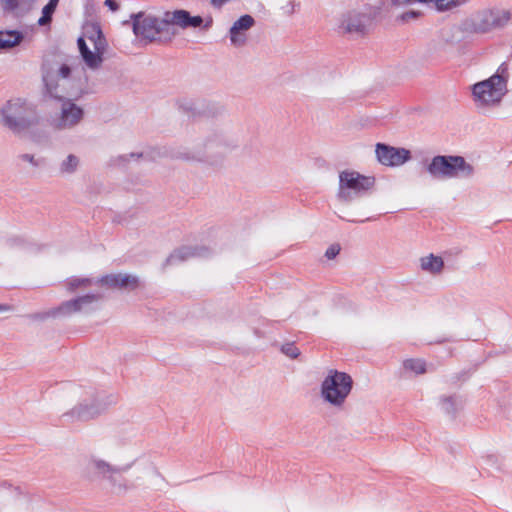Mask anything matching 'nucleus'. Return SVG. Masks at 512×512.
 Here are the masks:
<instances>
[{
  "label": "nucleus",
  "instance_id": "nucleus-1",
  "mask_svg": "<svg viewBox=\"0 0 512 512\" xmlns=\"http://www.w3.org/2000/svg\"><path fill=\"white\" fill-rule=\"evenodd\" d=\"M508 77V65L502 63L494 75L474 84L472 87V95L476 107L492 108L498 106L507 93Z\"/></svg>",
  "mask_w": 512,
  "mask_h": 512
},
{
  "label": "nucleus",
  "instance_id": "nucleus-2",
  "mask_svg": "<svg viewBox=\"0 0 512 512\" xmlns=\"http://www.w3.org/2000/svg\"><path fill=\"white\" fill-rule=\"evenodd\" d=\"M82 473L90 480L105 479L109 481L113 490L117 493L127 492L135 488V484L119 477L126 468L116 467L96 455H87L83 458Z\"/></svg>",
  "mask_w": 512,
  "mask_h": 512
},
{
  "label": "nucleus",
  "instance_id": "nucleus-3",
  "mask_svg": "<svg viewBox=\"0 0 512 512\" xmlns=\"http://www.w3.org/2000/svg\"><path fill=\"white\" fill-rule=\"evenodd\" d=\"M231 146L221 134H211L198 142L190 151L179 153L178 158L219 165L230 152Z\"/></svg>",
  "mask_w": 512,
  "mask_h": 512
},
{
  "label": "nucleus",
  "instance_id": "nucleus-4",
  "mask_svg": "<svg viewBox=\"0 0 512 512\" xmlns=\"http://www.w3.org/2000/svg\"><path fill=\"white\" fill-rule=\"evenodd\" d=\"M352 388L353 379L349 374L330 369L321 382L320 396L330 407L343 410Z\"/></svg>",
  "mask_w": 512,
  "mask_h": 512
},
{
  "label": "nucleus",
  "instance_id": "nucleus-5",
  "mask_svg": "<svg viewBox=\"0 0 512 512\" xmlns=\"http://www.w3.org/2000/svg\"><path fill=\"white\" fill-rule=\"evenodd\" d=\"M35 120L33 106L26 100H8L0 109V123L15 134L27 130Z\"/></svg>",
  "mask_w": 512,
  "mask_h": 512
},
{
  "label": "nucleus",
  "instance_id": "nucleus-6",
  "mask_svg": "<svg viewBox=\"0 0 512 512\" xmlns=\"http://www.w3.org/2000/svg\"><path fill=\"white\" fill-rule=\"evenodd\" d=\"M426 169L434 179L471 178L475 172L473 165L458 155L434 156Z\"/></svg>",
  "mask_w": 512,
  "mask_h": 512
},
{
  "label": "nucleus",
  "instance_id": "nucleus-7",
  "mask_svg": "<svg viewBox=\"0 0 512 512\" xmlns=\"http://www.w3.org/2000/svg\"><path fill=\"white\" fill-rule=\"evenodd\" d=\"M374 184V177L364 176L357 171L344 170L339 174L337 197L340 201L349 203L364 195Z\"/></svg>",
  "mask_w": 512,
  "mask_h": 512
},
{
  "label": "nucleus",
  "instance_id": "nucleus-8",
  "mask_svg": "<svg viewBox=\"0 0 512 512\" xmlns=\"http://www.w3.org/2000/svg\"><path fill=\"white\" fill-rule=\"evenodd\" d=\"M49 94L60 101V112L54 119V126L59 130L72 129L84 118V109L77 105L72 99L57 93L56 88L50 86L47 78L44 77Z\"/></svg>",
  "mask_w": 512,
  "mask_h": 512
},
{
  "label": "nucleus",
  "instance_id": "nucleus-9",
  "mask_svg": "<svg viewBox=\"0 0 512 512\" xmlns=\"http://www.w3.org/2000/svg\"><path fill=\"white\" fill-rule=\"evenodd\" d=\"M107 405L98 398L86 399L63 413L62 419L67 423L87 422L103 414Z\"/></svg>",
  "mask_w": 512,
  "mask_h": 512
},
{
  "label": "nucleus",
  "instance_id": "nucleus-10",
  "mask_svg": "<svg viewBox=\"0 0 512 512\" xmlns=\"http://www.w3.org/2000/svg\"><path fill=\"white\" fill-rule=\"evenodd\" d=\"M163 22L182 29L202 28L203 30H208L212 25V19L204 23V19L201 16H192L188 11L183 9L165 12Z\"/></svg>",
  "mask_w": 512,
  "mask_h": 512
},
{
  "label": "nucleus",
  "instance_id": "nucleus-11",
  "mask_svg": "<svg viewBox=\"0 0 512 512\" xmlns=\"http://www.w3.org/2000/svg\"><path fill=\"white\" fill-rule=\"evenodd\" d=\"M102 298L100 294H86L62 302L57 308L49 312L51 316H70L74 313L88 312L89 306Z\"/></svg>",
  "mask_w": 512,
  "mask_h": 512
},
{
  "label": "nucleus",
  "instance_id": "nucleus-12",
  "mask_svg": "<svg viewBox=\"0 0 512 512\" xmlns=\"http://www.w3.org/2000/svg\"><path fill=\"white\" fill-rule=\"evenodd\" d=\"M377 160L385 166H401L411 159V152L406 148H397L377 143L375 148Z\"/></svg>",
  "mask_w": 512,
  "mask_h": 512
},
{
  "label": "nucleus",
  "instance_id": "nucleus-13",
  "mask_svg": "<svg viewBox=\"0 0 512 512\" xmlns=\"http://www.w3.org/2000/svg\"><path fill=\"white\" fill-rule=\"evenodd\" d=\"M97 283L109 288L133 291L141 286V281L132 274H109L97 280Z\"/></svg>",
  "mask_w": 512,
  "mask_h": 512
},
{
  "label": "nucleus",
  "instance_id": "nucleus-14",
  "mask_svg": "<svg viewBox=\"0 0 512 512\" xmlns=\"http://www.w3.org/2000/svg\"><path fill=\"white\" fill-rule=\"evenodd\" d=\"M368 21L366 14L353 11L343 15L339 28L343 33L361 36L366 32Z\"/></svg>",
  "mask_w": 512,
  "mask_h": 512
},
{
  "label": "nucleus",
  "instance_id": "nucleus-15",
  "mask_svg": "<svg viewBox=\"0 0 512 512\" xmlns=\"http://www.w3.org/2000/svg\"><path fill=\"white\" fill-rule=\"evenodd\" d=\"M141 15H132L133 21V32L136 36H140L144 39L153 41L157 38L160 27L159 22L156 18L146 17L140 20Z\"/></svg>",
  "mask_w": 512,
  "mask_h": 512
},
{
  "label": "nucleus",
  "instance_id": "nucleus-16",
  "mask_svg": "<svg viewBox=\"0 0 512 512\" xmlns=\"http://www.w3.org/2000/svg\"><path fill=\"white\" fill-rule=\"evenodd\" d=\"M255 21L248 14L241 16L236 20L230 28V40L235 47H241L246 43V31L249 30Z\"/></svg>",
  "mask_w": 512,
  "mask_h": 512
},
{
  "label": "nucleus",
  "instance_id": "nucleus-17",
  "mask_svg": "<svg viewBox=\"0 0 512 512\" xmlns=\"http://www.w3.org/2000/svg\"><path fill=\"white\" fill-rule=\"evenodd\" d=\"M208 254V250L205 247H191L183 246L175 250L166 260L169 265L176 264L188 260L192 257H203Z\"/></svg>",
  "mask_w": 512,
  "mask_h": 512
},
{
  "label": "nucleus",
  "instance_id": "nucleus-18",
  "mask_svg": "<svg viewBox=\"0 0 512 512\" xmlns=\"http://www.w3.org/2000/svg\"><path fill=\"white\" fill-rule=\"evenodd\" d=\"M77 44H78V48H79L81 57H82L83 61L85 62V64L90 69H93V70L98 69L103 62V54L105 52H100V51H96V50L94 52H92L88 48L83 37L78 38Z\"/></svg>",
  "mask_w": 512,
  "mask_h": 512
},
{
  "label": "nucleus",
  "instance_id": "nucleus-19",
  "mask_svg": "<svg viewBox=\"0 0 512 512\" xmlns=\"http://www.w3.org/2000/svg\"><path fill=\"white\" fill-rule=\"evenodd\" d=\"M420 269L423 272L437 276L440 275L445 267L444 260L441 256L430 253L419 259Z\"/></svg>",
  "mask_w": 512,
  "mask_h": 512
},
{
  "label": "nucleus",
  "instance_id": "nucleus-20",
  "mask_svg": "<svg viewBox=\"0 0 512 512\" xmlns=\"http://www.w3.org/2000/svg\"><path fill=\"white\" fill-rule=\"evenodd\" d=\"M84 36L87 38L94 47V50L105 52L107 49V41L103 32L98 24H90L85 27Z\"/></svg>",
  "mask_w": 512,
  "mask_h": 512
},
{
  "label": "nucleus",
  "instance_id": "nucleus-21",
  "mask_svg": "<svg viewBox=\"0 0 512 512\" xmlns=\"http://www.w3.org/2000/svg\"><path fill=\"white\" fill-rule=\"evenodd\" d=\"M3 9L17 16L28 13L34 4V0H0Z\"/></svg>",
  "mask_w": 512,
  "mask_h": 512
},
{
  "label": "nucleus",
  "instance_id": "nucleus-22",
  "mask_svg": "<svg viewBox=\"0 0 512 512\" xmlns=\"http://www.w3.org/2000/svg\"><path fill=\"white\" fill-rule=\"evenodd\" d=\"M24 39L22 32L17 30L0 31V50H9L18 46Z\"/></svg>",
  "mask_w": 512,
  "mask_h": 512
},
{
  "label": "nucleus",
  "instance_id": "nucleus-23",
  "mask_svg": "<svg viewBox=\"0 0 512 512\" xmlns=\"http://www.w3.org/2000/svg\"><path fill=\"white\" fill-rule=\"evenodd\" d=\"M79 165H80L79 157L74 154H69L59 164V174L60 175H71L77 171Z\"/></svg>",
  "mask_w": 512,
  "mask_h": 512
},
{
  "label": "nucleus",
  "instance_id": "nucleus-24",
  "mask_svg": "<svg viewBox=\"0 0 512 512\" xmlns=\"http://www.w3.org/2000/svg\"><path fill=\"white\" fill-rule=\"evenodd\" d=\"M93 284V279L88 277H71L66 281L67 291L76 292L78 289H87Z\"/></svg>",
  "mask_w": 512,
  "mask_h": 512
},
{
  "label": "nucleus",
  "instance_id": "nucleus-25",
  "mask_svg": "<svg viewBox=\"0 0 512 512\" xmlns=\"http://www.w3.org/2000/svg\"><path fill=\"white\" fill-rule=\"evenodd\" d=\"M403 368L405 371L415 375L424 374L426 369V362L423 359L410 358L403 361Z\"/></svg>",
  "mask_w": 512,
  "mask_h": 512
},
{
  "label": "nucleus",
  "instance_id": "nucleus-26",
  "mask_svg": "<svg viewBox=\"0 0 512 512\" xmlns=\"http://www.w3.org/2000/svg\"><path fill=\"white\" fill-rule=\"evenodd\" d=\"M469 0H429L438 11H448L466 4Z\"/></svg>",
  "mask_w": 512,
  "mask_h": 512
},
{
  "label": "nucleus",
  "instance_id": "nucleus-27",
  "mask_svg": "<svg viewBox=\"0 0 512 512\" xmlns=\"http://www.w3.org/2000/svg\"><path fill=\"white\" fill-rule=\"evenodd\" d=\"M56 8L46 4L42 10V16L38 20V24L40 26H45L49 24L52 20V15L55 12Z\"/></svg>",
  "mask_w": 512,
  "mask_h": 512
},
{
  "label": "nucleus",
  "instance_id": "nucleus-28",
  "mask_svg": "<svg viewBox=\"0 0 512 512\" xmlns=\"http://www.w3.org/2000/svg\"><path fill=\"white\" fill-rule=\"evenodd\" d=\"M442 409L448 414H454L456 412L457 401L456 397L448 396L441 400Z\"/></svg>",
  "mask_w": 512,
  "mask_h": 512
},
{
  "label": "nucleus",
  "instance_id": "nucleus-29",
  "mask_svg": "<svg viewBox=\"0 0 512 512\" xmlns=\"http://www.w3.org/2000/svg\"><path fill=\"white\" fill-rule=\"evenodd\" d=\"M282 353L291 359H296L300 355L299 349L294 343H287L281 347Z\"/></svg>",
  "mask_w": 512,
  "mask_h": 512
},
{
  "label": "nucleus",
  "instance_id": "nucleus-30",
  "mask_svg": "<svg viewBox=\"0 0 512 512\" xmlns=\"http://www.w3.org/2000/svg\"><path fill=\"white\" fill-rule=\"evenodd\" d=\"M340 250L341 247L339 244H332L327 248L325 257L328 259H334L340 253Z\"/></svg>",
  "mask_w": 512,
  "mask_h": 512
},
{
  "label": "nucleus",
  "instance_id": "nucleus-31",
  "mask_svg": "<svg viewBox=\"0 0 512 512\" xmlns=\"http://www.w3.org/2000/svg\"><path fill=\"white\" fill-rule=\"evenodd\" d=\"M71 68L67 64H63L58 71V76L62 79H66L70 76Z\"/></svg>",
  "mask_w": 512,
  "mask_h": 512
},
{
  "label": "nucleus",
  "instance_id": "nucleus-32",
  "mask_svg": "<svg viewBox=\"0 0 512 512\" xmlns=\"http://www.w3.org/2000/svg\"><path fill=\"white\" fill-rule=\"evenodd\" d=\"M395 5H408L412 3H429V0H392Z\"/></svg>",
  "mask_w": 512,
  "mask_h": 512
},
{
  "label": "nucleus",
  "instance_id": "nucleus-33",
  "mask_svg": "<svg viewBox=\"0 0 512 512\" xmlns=\"http://www.w3.org/2000/svg\"><path fill=\"white\" fill-rule=\"evenodd\" d=\"M105 5L113 12L119 9V5L115 0H105Z\"/></svg>",
  "mask_w": 512,
  "mask_h": 512
},
{
  "label": "nucleus",
  "instance_id": "nucleus-34",
  "mask_svg": "<svg viewBox=\"0 0 512 512\" xmlns=\"http://www.w3.org/2000/svg\"><path fill=\"white\" fill-rule=\"evenodd\" d=\"M20 158L24 161L31 163L34 166H38V163L35 161L34 156L31 154H23Z\"/></svg>",
  "mask_w": 512,
  "mask_h": 512
},
{
  "label": "nucleus",
  "instance_id": "nucleus-35",
  "mask_svg": "<svg viewBox=\"0 0 512 512\" xmlns=\"http://www.w3.org/2000/svg\"><path fill=\"white\" fill-rule=\"evenodd\" d=\"M295 7H296V4H295L294 1L289 2L288 5H287V12L288 13H293L294 10H295Z\"/></svg>",
  "mask_w": 512,
  "mask_h": 512
},
{
  "label": "nucleus",
  "instance_id": "nucleus-36",
  "mask_svg": "<svg viewBox=\"0 0 512 512\" xmlns=\"http://www.w3.org/2000/svg\"><path fill=\"white\" fill-rule=\"evenodd\" d=\"M11 485L6 481H0V488H10Z\"/></svg>",
  "mask_w": 512,
  "mask_h": 512
},
{
  "label": "nucleus",
  "instance_id": "nucleus-37",
  "mask_svg": "<svg viewBox=\"0 0 512 512\" xmlns=\"http://www.w3.org/2000/svg\"><path fill=\"white\" fill-rule=\"evenodd\" d=\"M58 3H59V0H49V2L47 4L56 8Z\"/></svg>",
  "mask_w": 512,
  "mask_h": 512
},
{
  "label": "nucleus",
  "instance_id": "nucleus-38",
  "mask_svg": "<svg viewBox=\"0 0 512 512\" xmlns=\"http://www.w3.org/2000/svg\"><path fill=\"white\" fill-rule=\"evenodd\" d=\"M37 142L38 143H46V142H48V137L47 136H43V137L39 138L37 140Z\"/></svg>",
  "mask_w": 512,
  "mask_h": 512
},
{
  "label": "nucleus",
  "instance_id": "nucleus-39",
  "mask_svg": "<svg viewBox=\"0 0 512 512\" xmlns=\"http://www.w3.org/2000/svg\"><path fill=\"white\" fill-rule=\"evenodd\" d=\"M417 15H418V13H417V12L412 11V12H410V13H406V14L404 15V18H405V17H407V16L416 17Z\"/></svg>",
  "mask_w": 512,
  "mask_h": 512
},
{
  "label": "nucleus",
  "instance_id": "nucleus-40",
  "mask_svg": "<svg viewBox=\"0 0 512 512\" xmlns=\"http://www.w3.org/2000/svg\"><path fill=\"white\" fill-rule=\"evenodd\" d=\"M9 310L7 305H0V312Z\"/></svg>",
  "mask_w": 512,
  "mask_h": 512
},
{
  "label": "nucleus",
  "instance_id": "nucleus-41",
  "mask_svg": "<svg viewBox=\"0 0 512 512\" xmlns=\"http://www.w3.org/2000/svg\"><path fill=\"white\" fill-rule=\"evenodd\" d=\"M140 156H141L140 154H139V155H137V157H140ZM130 157H132V158H133V157H136V154L131 153V154H130Z\"/></svg>",
  "mask_w": 512,
  "mask_h": 512
}]
</instances>
